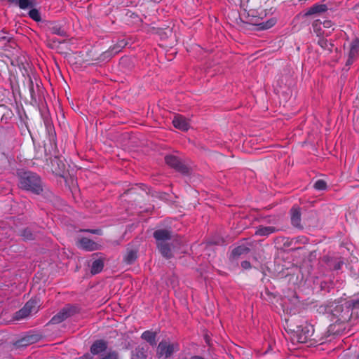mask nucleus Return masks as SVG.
I'll use <instances>...</instances> for the list:
<instances>
[{"mask_svg":"<svg viewBox=\"0 0 359 359\" xmlns=\"http://www.w3.org/2000/svg\"><path fill=\"white\" fill-rule=\"evenodd\" d=\"M158 248L161 254L165 257H170L171 256V251L169 246L164 243H158Z\"/></svg>","mask_w":359,"mask_h":359,"instance_id":"f3484780","label":"nucleus"},{"mask_svg":"<svg viewBox=\"0 0 359 359\" xmlns=\"http://www.w3.org/2000/svg\"><path fill=\"white\" fill-rule=\"evenodd\" d=\"M327 9V7L325 4H315L306 11L305 15H311L313 14L323 13L325 12Z\"/></svg>","mask_w":359,"mask_h":359,"instance_id":"4468645a","label":"nucleus"},{"mask_svg":"<svg viewBox=\"0 0 359 359\" xmlns=\"http://www.w3.org/2000/svg\"><path fill=\"white\" fill-rule=\"evenodd\" d=\"M358 306H359V302H358V303H355V304H353V306H354V307H355V306H358Z\"/></svg>","mask_w":359,"mask_h":359,"instance_id":"f704fd0d","label":"nucleus"},{"mask_svg":"<svg viewBox=\"0 0 359 359\" xmlns=\"http://www.w3.org/2000/svg\"><path fill=\"white\" fill-rule=\"evenodd\" d=\"M16 5L18 6L21 9L25 10L34 7V0H18Z\"/></svg>","mask_w":359,"mask_h":359,"instance_id":"6ab92c4d","label":"nucleus"},{"mask_svg":"<svg viewBox=\"0 0 359 359\" xmlns=\"http://www.w3.org/2000/svg\"><path fill=\"white\" fill-rule=\"evenodd\" d=\"M103 262L100 259L95 260L93 262L92 267H91V273L93 274H96L100 273L102 269H103Z\"/></svg>","mask_w":359,"mask_h":359,"instance_id":"a211bd4d","label":"nucleus"},{"mask_svg":"<svg viewBox=\"0 0 359 359\" xmlns=\"http://www.w3.org/2000/svg\"><path fill=\"white\" fill-rule=\"evenodd\" d=\"M344 306H345L346 309H348L349 308V306H351V304L348 302H346L343 304L337 305L336 306V309H341V307H343Z\"/></svg>","mask_w":359,"mask_h":359,"instance_id":"7c9ffc66","label":"nucleus"},{"mask_svg":"<svg viewBox=\"0 0 359 359\" xmlns=\"http://www.w3.org/2000/svg\"><path fill=\"white\" fill-rule=\"evenodd\" d=\"M276 231V229L274 226H259L257 228L255 231V234L261 236H267Z\"/></svg>","mask_w":359,"mask_h":359,"instance_id":"2eb2a0df","label":"nucleus"},{"mask_svg":"<svg viewBox=\"0 0 359 359\" xmlns=\"http://www.w3.org/2000/svg\"><path fill=\"white\" fill-rule=\"evenodd\" d=\"M323 25L324 27L325 28H330L331 27H332L333 25V23L331 20H323V22H322L320 20L318 19V20H316L313 22V29H314V31L318 32V29H320V28L318 27L320 25ZM317 34H320V33H317Z\"/></svg>","mask_w":359,"mask_h":359,"instance_id":"dca6fc26","label":"nucleus"},{"mask_svg":"<svg viewBox=\"0 0 359 359\" xmlns=\"http://www.w3.org/2000/svg\"><path fill=\"white\" fill-rule=\"evenodd\" d=\"M125 46H126L125 41H121L119 42V43L118 45L113 47V48L111 49V51L112 53H117L119 51H121V48H123Z\"/></svg>","mask_w":359,"mask_h":359,"instance_id":"bb28decb","label":"nucleus"},{"mask_svg":"<svg viewBox=\"0 0 359 359\" xmlns=\"http://www.w3.org/2000/svg\"><path fill=\"white\" fill-rule=\"evenodd\" d=\"M313 187L316 190L322 191V190H325L326 189L327 184L324 180H318L315 182Z\"/></svg>","mask_w":359,"mask_h":359,"instance_id":"b1692460","label":"nucleus"},{"mask_svg":"<svg viewBox=\"0 0 359 359\" xmlns=\"http://www.w3.org/2000/svg\"><path fill=\"white\" fill-rule=\"evenodd\" d=\"M266 16V12L262 9H250L242 14V18L246 23L256 26L257 29L259 30L270 29L276 23L277 20L275 18H270L267 20L264 21V18Z\"/></svg>","mask_w":359,"mask_h":359,"instance_id":"f257e3e1","label":"nucleus"},{"mask_svg":"<svg viewBox=\"0 0 359 359\" xmlns=\"http://www.w3.org/2000/svg\"><path fill=\"white\" fill-rule=\"evenodd\" d=\"M241 266L245 269H250V263L248 261H243L241 262Z\"/></svg>","mask_w":359,"mask_h":359,"instance_id":"c756f323","label":"nucleus"},{"mask_svg":"<svg viewBox=\"0 0 359 359\" xmlns=\"http://www.w3.org/2000/svg\"><path fill=\"white\" fill-rule=\"evenodd\" d=\"M165 161L168 165L175 168L177 170L183 171L184 170V165H182L180 159L175 156H166L165 158Z\"/></svg>","mask_w":359,"mask_h":359,"instance_id":"6e6552de","label":"nucleus"},{"mask_svg":"<svg viewBox=\"0 0 359 359\" xmlns=\"http://www.w3.org/2000/svg\"><path fill=\"white\" fill-rule=\"evenodd\" d=\"M107 344L103 340L95 341L90 347V352L93 355H97L107 349Z\"/></svg>","mask_w":359,"mask_h":359,"instance_id":"9d476101","label":"nucleus"},{"mask_svg":"<svg viewBox=\"0 0 359 359\" xmlns=\"http://www.w3.org/2000/svg\"><path fill=\"white\" fill-rule=\"evenodd\" d=\"M39 308V302L32 299L28 301L20 311L15 313V318L18 320L25 318L37 313Z\"/></svg>","mask_w":359,"mask_h":359,"instance_id":"20e7f679","label":"nucleus"},{"mask_svg":"<svg viewBox=\"0 0 359 359\" xmlns=\"http://www.w3.org/2000/svg\"><path fill=\"white\" fill-rule=\"evenodd\" d=\"M141 338L145 340L151 346H155L156 344V332H155L151 330L144 331L142 334Z\"/></svg>","mask_w":359,"mask_h":359,"instance_id":"ddd939ff","label":"nucleus"},{"mask_svg":"<svg viewBox=\"0 0 359 359\" xmlns=\"http://www.w3.org/2000/svg\"><path fill=\"white\" fill-rule=\"evenodd\" d=\"M9 3L16 5L18 0H7Z\"/></svg>","mask_w":359,"mask_h":359,"instance_id":"2f4dec72","label":"nucleus"},{"mask_svg":"<svg viewBox=\"0 0 359 359\" xmlns=\"http://www.w3.org/2000/svg\"><path fill=\"white\" fill-rule=\"evenodd\" d=\"M29 16L36 22L41 21V15L37 9H31L29 12Z\"/></svg>","mask_w":359,"mask_h":359,"instance_id":"4be33fe9","label":"nucleus"},{"mask_svg":"<svg viewBox=\"0 0 359 359\" xmlns=\"http://www.w3.org/2000/svg\"><path fill=\"white\" fill-rule=\"evenodd\" d=\"M154 236L156 238L157 243H164L167 240H170L171 238L170 232L165 229L156 230L154 233Z\"/></svg>","mask_w":359,"mask_h":359,"instance_id":"9b49d317","label":"nucleus"},{"mask_svg":"<svg viewBox=\"0 0 359 359\" xmlns=\"http://www.w3.org/2000/svg\"><path fill=\"white\" fill-rule=\"evenodd\" d=\"M172 124L175 128L182 131L188 130L190 127L189 121L182 115H175L172 119Z\"/></svg>","mask_w":359,"mask_h":359,"instance_id":"39448f33","label":"nucleus"},{"mask_svg":"<svg viewBox=\"0 0 359 359\" xmlns=\"http://www.w3.org/2000/svg\"><path fill=\"white\" fill-rule=\"evenodd\" d=\"M19 186L21 189L37 194L42 190L39 177L32 172L19 173Z\"/></svg>","mask_w":359,"mask_h":359,"instance_id":"f03ea898","label":"nucleus"},{"mask_svg":"<svg viewBox=\"0 0 359 359\" xmlns=\"http://www.w3.org/2000/svg\"><path fill=\"white\" fill-rule=\"evenodd\" d=\"M318 43L323 48H329L328 45L331 46V44H328V42L325 39H320Z\"/></svg>","mask_w":359,"mask_h":359,"instance_id":"c85d7f7f","label":"nucleus"},{"mask_svg":"<svg viewBox=\"0 0 359 359\" xmlns=\"http://www.w3.org/2000/svg\"><path fill=\"white\" fill-rule=\"evenodd\" d=\"M79 248L87 251H93L99 248V245L90 239L83 238L78 242Z\"/></svg>","mask_w":359,"mask_h":359,"instance_id":"0eeeda50","label":"nucleus"},{"mask_svg":"<svg viewBox=\"0 0 359 359\" xmlns=\"http://www.w3.org/2000/svg\"><path fill=\"white\" fill-rule=\"evenodd\" d=\"M136 258V253L133 251H130L128 252L125 259L126 262L128 264L132 263Z\"/></svg>","mask_w":359,"mask_h":359,"instance_id":"a878e982","label":"nucleus"},{"mask_svg":"<svg viewBox=\"0 0 359 359\" xmlns=\"http://www.w3.org/2000/svg\"><path fill=\"white\" fill-rule=\"evenodd\" d=\"M358 359H359V355H358Z\"/></svg>","mask_w":359,"mask_h":359,"instance_id":"c9c22d12","label":"nucleus"},{"mask_svg":"<svg viewBox=\"0 0 359 359\" xmlns=\"http://www.w3.org/2000/svg\"><path fill=\"white\" fill-rule=\"evenodd\" d=\"M249 249L245 246H238L233 249L232 253L233 256H239L243 254L247 253Z\"/></svg>","mask_w":359,"mask_h":359,"instance_id":"5701e85b","label":"nucleus"},{"mask_svg":"<svg viewBox=\"0 0 359 359\" xmlns=\"http://www.w3.org/2000/svg\"><path fill=\"white\" fill-rule=\"evenodd\" d=\"M100 359H118V356L116 351H109L102 355Z\"/></svg>","mask_w":359,"mask_h":359,"instance_id":"393cba45","label":"nucleus"},{"mask_svg":"<svg viewBox=\"0 0 359 359\" xmlns=\"http://www.w3.org/2000/svg\"><path fill=\"white\" fill-rule=\"evenodd\" d=\"M73 313V309L71 306H65L57 314L54 316L50 322L53 323H60L65 320Z\"/></svg>","mask_w":359,"mask_h":359,"instance_id":"423d86ee","label":"nucleus"},{"mask_svg":"<svg viewBox=\"0 0 359 359\" xmlns=\"http://www.w3.org/2000/svg\"><path fill=\"white\" fill-rule=\"evenodd\" d=\"M180 346L177 342L168 339L162 340L157 346L156 355L159 358H168L175 352L178 351Z\"/></svg>","mask_w":359,"mask_h":359,"instance_id":"7ed1b4c3","label":"nucleus"},{"mask_svg":"<svg viewBox=\"0 0 359 359\" xmlns=\"http://www.w3.org/2000/svg\"><path fill=\"white\" fill-rule=\"evenodd\" d=\"M291 222L295 227L301 226V215L298 207H293L291 209Z\"/></svg>","mask_w":359,"mask_h":359,"instance_id":"f8f14e48","label":"nucleus"},{"mask_svg":"<svg viewBox=\"0 0 359 359\" xmlns=\"http://www.w3.org/2000/svg\"><path fill=\"white\" fill-rule=\"evenodd\" d=\"M359 54V39L353 40L351 43L349 57L346 62L347 65L353 62V60Z\"/></svg>","mask_w":359,"mask_h":359,"instance_id":"1a4fd4ad","label":"nucleus"},{"mask_svg":"<svg viewBox=\"0 0 359 359\" xmlns=\"http://www.w3.org/2000/svg\"><path fill=\"white\" fill-rule=\"evenodd\" d=\"M22 236L24 237L25 239L30 240L32 239V234L29 230L25 229Z\"/></svg>","mask_w":359,"mask_h":359,"instance_id":"cd10ccee","label":"nucleus"},{"mask_svg":"<svg viewBox=\"0 0 359 359\" xmlns=\"http://www.w3.org/2000/svg\"><path fill=\"white\" fill-rule=\"evenodd\" d=\"M131 359H146L143 348H137L132 353Z\"/></svg>","mask_w":359,"mask_h":359,"instance_id":"412c9836","label":"nucleus"},{"mask_svg":"<svg viewBox=\"0 0 359 359\" xmlns=\"http://www.w3.org/2000/svg\"><path fill=\"white\" fill-rule=\"evenodd\" d=\"M190 359H203V358L201 357H199V356H194V357H191Z\"/></svg>","mask_w":359,"mask_h":359,"instance_id":"72a5a7b5","label":"nucleus"},{"mask_svg":"<svg viewBox=\"0 0 359 359\" xmlns=\"http://www.w3.org/2000/svg\"><path fill=\"white\" fill-rule=\"evenodd\" d=\"M305 341H306V337H304V339H302V337H299V341L301 343H304Z\"/></svg>","mask_w":359,"mask_h":359,"instance_id":"473e14b6","label":"nucleus"},{"mask_svg":"<svg viewBox=\"0 0 359 359\" xmlns=\"http://www.w3.org/2000/svg\"><path fill=\"white\" fill-rule=\"evenodd\" d=\"M52 34L59 36H66V32L62 28L60 25L54 24L50 27Z\"/></svg>","mask_w":359,"mask_h":359,"instance_id":"aec40b11","label":"nucleus"}]
</instances>
